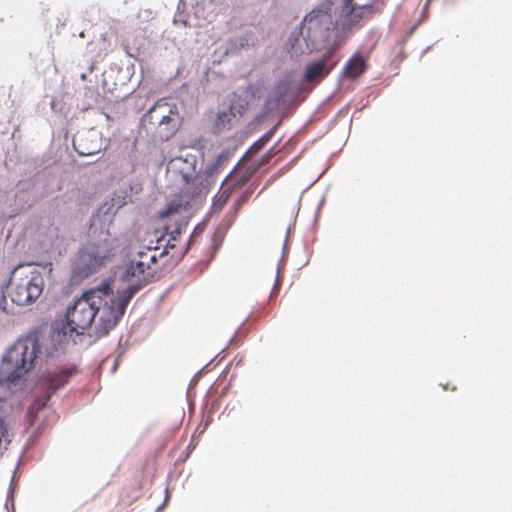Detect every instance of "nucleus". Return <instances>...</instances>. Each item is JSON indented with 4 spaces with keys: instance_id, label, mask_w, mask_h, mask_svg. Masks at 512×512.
<instances>
[{
    "instance_id": "obj_9",
    "label": "nucleus",
    "mask_w": 512,
    "mask_h": 512,
    "mask_svg": "<svg viewBox=\"0 0 512 512\" xmlns=\"http://www.w3.org/2000/svg\"><path fill=\"white\" fill-rule=\"evenodd\" d=\"M373 14L372 5L356 0H345L340 15L335 22L337 29L349 30L360 23L361 20Z\"/></svg>"
},
{
    "instance_id": "obj_21",
    "label": "nucleus",
    "mask_w": 512,
    "mask_h": 512,
    "mask_svg": "<svg viewBox=\"0 0 512 512\" xmlns=\"http://www.w3.org/2000/svg\"><path fill=\"white\" fill-rule=\"evenodd\" d=\"M272 136V131L266 133L265 135H263L260 139H258L249 149V153H257L258 151H260L267 143L268 141L270 140Z\"/></svg>"
},
{
    "instance_id": "obj_4",
    "label": "nucleus",
    "mask_w": 512,
    "mask_h": 512,
    "mask_svg": "<svg viewBox=\"0 0 512 512\" xmlns=\"http://www.w3.org/2000/svg\"><path fill=\"white\" fill-rule=\"evenodd\" d=\"M39 352L36 337L21 338L7 351L0 367V376L4 381L14 382L32 367Z\"/></svg>"
},
{
    "instance_id": "obj_1",
    "label": "nucleus",
    "mask_w": 512,
    "mask_h": 512,
    "mask_svg": "<svg viewBox=\"0 0 512 512\" xmlns=\"http://www.w3.org/2000/svg\"><path fill=\"white\" fill-rule=\"evenodd\" d=\"M197 156L192 153L181 154L170 160L168 171L182 183L180 194L170 201L159 213L161 219H172L187 211L190 202L210 186L204 171L197 172Z\"/></svg>"
},
{
    "instance_id": "obj_15",
    "label": "nucleus",
    "mask_w": 512,
    "mask_h": 512,
    "mask_svg": "<svg viewBox=\"0 0 512 512\" xmlns=\"http://www.w3.org/2000/svg\"><path fill=\"white\" fill-rule=\"evenodd\" d=\"M150 270L146 267L145 262L133 258L126 269L125 279L130 281L133 278H137L139 282L146 281L147 276L151 275Z\"/></svg>"
},
{
    "instance_id": "obj_20",
    "label": "nucleus",
    "mask_w": 512,
    "mask_h": 512,
    "mask_svg": "<svg viewBox=\"0 0 512 512\" xmlns=\"http://www.w3.org/2000/svg\"><path fill=\"white\" fill-rule=\"evenodd\" d=\"M136 260H141L142 262L146 263V267L148 269H151V265L156 263L157 256L155 253L152 254V251L150 248L147 249V251H140L138 252L137 256L135 257Z\"/></svg>"
},
{
    "instance_id": "obj_14",
    "label": "nucleus",
    "mask_w": 512,
    "mask_h": 512,
    "mask_svg": "<svg viewBox=\"0 0 512 512\" xmlns=\"http://www.w3.org/2000/svg\"><path fill=\"white\" fill-rule=\"evenodd\" d=\"M289 92V84L280 82L274 86L266 99V106L269 108H279L285 104Z\"/></svg>"
},
{
    "instance_id": "obj_2",
    "label": "nucleus",
    "mask_w": 512,
    "mask_h": 512,
    "mask_svg": "<svg viewBox=\"0 0 512 512\" xmlns=\"http://www.w3.org/2000/svg\"><path fill=\"white\" fill-rule=\"evenodd\" d=\"M140 288L141 284L131 285L117 293H114L108 283H104L96 288L97 292L102 293L99 295L102 303L96 305L97 317H95L94 334L97 337L106 336L116 327L123 317L129 302Z\"/></svg>"
},
{
    "instance_id": "obj_19",
    "label": "nucleus",
    "mask_w": 512,
    "mask_h": 512,
    "mask_svg": "<svg viewBox=\"0 0 512 512\" xmlns=\"http://www.w3.org/2000/svg\"><path fill=\"white\" fill-rule=\"evenodd\" d=\"M188 222L184 219V217L176 218L174 224L167 223L166 224V230L170 233V239L171 240H177L182 231L186 228Z\"/></svg>"
},
{
    "instance_id": "obj_17",
    "label": "nucleus",
    "mask_w": 512,
    "mask_h": 512,
    "mask_svg": "<svg viewBox=\"0 0 512 512\" xmlns=\"http://www.w3.org/2000/svg\"><path fill=\"white\" fill-rule=\"evenodd\" d=\"M236 114L232 107L227 110L221 111L217 114L214 125L217 131H224L231 129Z\"/></svg>"
},
{
    "instance_id": "obj_22",
    "label": "nucleus",
    "mask_w": 512,
    "mask_h": 512,
    "mask_svg": "<svg viewBox=\"0 0 512 512\" xmlns=\"http://www.w3.org/2000/svg\"><path fill=\"white\" fill-rule=\"evenodd\" d=\"M300 41L299 39V35L296 34V33H293V35L291 36L290 38V53L292 56H299L300 54H302V51H298L296 49V44Z\"/></svg>"
},
{
    "instance_id": "obj_5",
    "label": "nucleus",
    "mask_w": 512,
    "mask_h": 512,
    "mask_svg": "<svg viewBox=\"0 0 512 512\" xmlns=\"http://www.w3.org/2000/svg\"><path fill=\"white\" fill-rule=\"evenodd\" d=\"M101 293L95 289L86 291L79 297L72 307H69L66 312L67 325L71 332L81 334L84 330L95 325V317H97L96 305H100Z\"/></svg>"
},
{
    "instance_id": "obj_6",
    "label": "nucleus",
    "mask_w": 512,
    "mask_h": 512,
    "mask_svg": "<svg viewBox=\"0 0 512 512\" xmlns=\"http://www.w3.org/2000/svg\"><path fill=\"white\" fill-rule=\"evenodd\" d=\"M44 281L41 273L32 270L24 275L15 273L9 286V296L19 306L35 302L42 294Z\"/></svg>"
},
{
    "instance_id": "obj_12",
    "label": "nucleus",
    "mask_w": 512,
    "mask_h": 512,
    "mask_svg": "<svg viewBox=\"0 0 512 512\" xmlns=\"http://www.w3.org/2000/svg\"><path fill=\"white\" fill-rule=\"evenodd\" d=\"M75 150L79 155L92 156L101 151L100 138L95 132L77 135L73 140Z\"/></svg>"
},
{
    "instance_id": "obj_13",
    "label": "nucleus",
    "mask_w": 512,
    "mask_h": 512,
    "mask_svg": "<svg viewBox=\"0 0 512 512\" xmlns=\"http://www.w3.org/2000/svg\"><path fill=\"white\" fill-rule=\"evenodd\" d=\"M231 175L232 174H230L226 178L225 183L222 186V189L213 199V203H212V211L213 212H220L223 209V207L226 205V203L228 202L233 191L238 186H242L245 183V181H242V180L232 183L233 178L231 177Z\"/></svg>"
},
{
    "instance_id": "obj_10",
    "label": "nucleus",
    "mask_w": 512,
    "mask_h": 512,
    "mask_svg": "<svg viewBox=\"0 0 512 512\" xmlns=\"http://www.w3.org/2000/svg\"><path fill=\"white\" fill-rule=\"evenodd\" d=\"M73 371L69 369L60 370L55 373H51L47 377L48 382V391L45 397V400L39 404L38 402H35L29 409L30 414V423L31 425H34L39 414L44 412V407L46 405V402L51 397L52 393H54L57 389L63 387L69 380L70 376L72 375Z\"/></svg>"
},
{
    "instance_id": "obj_7",
    "label": "nucleus",
    "mask_w": 512,
    "mask_h": 512,
    "mask_svg": "<svg viewBox=\"0 0 512 512\" xmlns=\"http://www.w3.org/2000/svg\"><path fill=\"white\" fill-rule=\"evenodd\" d=\"M329 11L328 5L313 9L301 23V34L305 33L306 38L313 42L318 39H326L327 32L333 24Z\"/></svg>"
},
{
    "instance_id": "obj_16",
    "label": "nucleus",
    "mask_w": 512,
    "mask_h": 512,
    "mask_svg": "<svg viewBox=\"0 0 512 512\" xmlns=\"http://www.w3.org/2000/svg\"><path fill=\"white\" fill-rule=\"evenodd\" d=\"M365 70L366 62L364 58L359 54H355L346 63L343 75L347 78L354 79L360 76Z\"/></svg>"
},
{
    "instance_id": "obj_18",
    "label": "nucleus",
    "mask_w": 512,
    "mask_h": 512,
    "mask_svg": "<svg viewBox=\"0 0 512 512\" xmlns=\"http://www.w3.org/2000/svg\"><path fill=\"white\" fill-rule=\"evenodd\" d=\"M229 160V153L226 151H223L220 153L217 158L214 160L213 163H211L205 170L204 173L206 176H208V182L211 184V177L216 174L219 169L224 166Z\"/></svg>"
},
{
    "instance_id": "obj_3",
    "label": "nucleus",
    "mask_w": 512,
    "mask_h": 512,
    "mask_svg": "<svg viewBox=\"0 0 512 512\" xmlns=\"http://www.w3.org/2000/svg\"><path fill=\"white\" fill-rule=\"evenodd\" d=\"M116 245L108 231H101L96 237L89 240L79 249L74 266V277L83 279L104 266L115 255Z\"/></svg>"
},
{
    "instance_id": "obj_11",
    "label": "nucleus",
    "mask_w": 512,
    "mask_h": 512,
    "mask_svg": "<svg viewBox=\"0 0 512 512\" xmlns=\"http://www.w3.org/2000/svg\"><path fill=\"white\" fill-rule=\"evenodd\" d=\"M335 53L336 47L332 46L327 49L319 61L309 64L305 71V80L313 82L324 79L338 63L337 60L333 59Z\"/></svg>"
},
{
    "instance_id": "obj_23",
    "label": "nucleus",
    "mask_w": 512,
    "mask_h": 512,
    "mask_svg": "<svg viewBox=\"0 0 512 512\" xmlns=\"http://www.w3.org/2000/svg\"><path fill=\"white\" fill-rule=\"evenodd\" d=\"M249 195L250 194L248 192L245 193L244 195H242L241 198L238 201V205L241 206L242 204H244L247 201Z\"/></svg>"
},
{
    "instance_id": "obj_8",
    "label": "nucleus",
    "mask_w": 512,
    "mask_h": 512,
    "mask_svg": "<svg viewBox=\"0 0 512 512\" xmlns=\"http://www.w3.org/2000/svg\"><path fill=\"white\" fill-rule=\"evenodd\" d=\"M147 117L151 124L157 125V133L163 140H168L177 130L178 115L165 102H157Z\"/></svg>"
}]
</instances>
